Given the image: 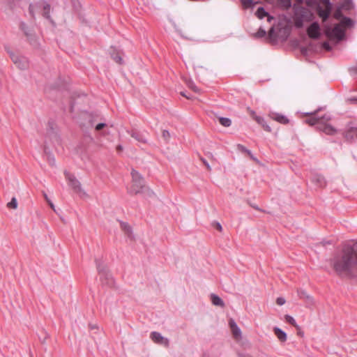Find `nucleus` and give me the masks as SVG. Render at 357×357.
<instances>
[{"label":"nucleus","instance_id":"28","mask_svg":"<svg viewBox=\"0 0 357 357\" xmlns=\"http://www.w3.org/2000/svg\"><path fill=\"white\" fill-rule=\"evenodd\" d=\"M241 1L245 8L253 7L255 3L253 0H241Z\"/></svg>","mask_w":357,"mask_h":357},{"label":"nucleus","instance_id":"21","mask_svg":"<svg viewBox=\"0 0 357 357\" xmlns=\"http://www.w3.org/2000/svg\"><path fill=\"white\" fill-rule=\"evenodd\" d=\"M121 228L129 238H132V229L130 225L126 222H121Z\"/></svg>","mask_w":357,"mask_h":357},{"label":"nucleus","instance_id":"55","mask_svg":"<svg viewBox=\"0 0 357 357\" xmlns=\"http://www.w3.org/2000/svg\"><path fill=\"white\" fill-rule=\"evenodd\" d=\"M181 94L183 96H185L187 98H189L184 93L181 92Z\"/></svg>","mask_w":357,"mask_h":357},{"label":"nucleus","instance_id":"30","mask_svg":"<svg viewBox=\"0 0 357 357\" xmlns=\"http://www.w3.org/2000/svg\"><path fill=\"white\" fill-rule=\"evenodd\" d=\"M285 320L287 321V322L291 324L292 326L297 327L296 322L295 319H294V317H292L291 316L285 315Z\"/></svg>","mask_w":357,"mask_h":357},{"label":"nucleus","instance_id":"19","mask_svg":"<svg viewBox=\"0 0 357 357\" xmlns=\"http://www.w3.org/2000/svg\"><path fill=\"white\" fill-rule=\"evenodd\" d=\"M130 135L132 137H133L134 139H135L137 142H139L140 143H143V144L147 143V139H146V137L142 133L132 131L130 133Z\"/></svg>","mask_w":357,"mask_h":357},{"label":"nucleus","instance_id":"18","mask_svg":"<svg viewBox=\"0 0 357 357\" xmlns=\"http://www.w3.org/2000/svg\"><path fill=\"white\" fill-rule=\"evenodd\" d=\"M273 331L275 335L280 342H284L287 340V334L284 331H283L278 327H275L273 328Z\"/></svg>","mask_w":357,"mask_h":357},{"label":"nucleus","instance_id":"3","mask_svg":"<svg viewBox=\"0 0 357 357\" xmlns=\"http://www.w3.org/2000/svg\"><path fill=\"white\" fill-rule=\"evenodd\" d=\"M96 266L102 284L109 287H112L114 283V278L111 273L107 270L105 266L101 264L98 261H96Z\"/></svg>","mask_w":357,"mask_h":357},{"label":"nucleus","instance_id":"31","mask_svg":"<svg viewBox=\"0 0 357 357\" xmlns=\"http://www.w3.org/2000/svg\"><path fill=\"white\" fill-rule=\"evenodd\" d=\"M266 34V31L262 28H259L258 31L256 33L255 36L257 38H262L264 37Z\"/></svg>","mask_w":357,"mask_h":357},{"label":"nucleus","instance_id":"52","mask_svg":"<svg viewBox=\"0 0 357 357\" xmlns=\"http://www.w3.org/2000/svg\"><path fill=\"white\" fill-rule=\"evenodd\" d=\"M50 162L52 165H53L54 164V158H50Z\"/></svg>","mask_w":357,"mask_h":357},{"label":"nucleus","instance_id":"2","mask_svg":"<svg viewBox=\"0 0 357 357\" xmlns=\"http://www.w3.org/2000/svg\"><path fill=\"white\" fill-rule=\"evenodd\" d=\"M132 183L129 190V193L132 195H137L141 193L142 190L144 188V181L142 176L135 169L131 172Z\"/></svg>","mask_w":357,"mask_h":357},{"label":"nucleus","instance_id":"4","mask_svg":"<svg viewBox=\"0 0 357 357\" xmlns=\"http://www.w3.org/2000/svg\"><path fill=\"white\" fill-rule=\"evenodd\" d=\"M322 109V107H319V109L314 110L312 112L305 113L306 116H310L311 117L307 120H305V123L309 124L310 126H316L318 129V124L321 123V121L326 120V121H329L331 119L330 114H324L321 116H317V112Z\"/></svg>","mask_w":357,"mask_h":357},{"label":"nucleus","instance_id":"47","mask_svg":"<svg viewBox=\"0 0 357 357\" xmlns=\"http://www.w3.org/2000/svg\"><path fill=\"white\" fill-rule=\"evenodd\" d=\"M266 17H268L267 20L268 22H271L273 20V17L271 16L268 13V15H266Z\"/></svg>","mask_w":357,"mask_h":357},{"label":"nucleus","instance_id":"48","mask_svg":"<svg viewBox=\"0 0 357 357\" xmlns=\"http://www.w3.org/2000/svg\"><path fill=\"white\" fill-rule=\"evenodd\" d=\"M351 70L354 71V73L357 74V66L352 67Z\"/></svg>","mask_w":357,"mask_h":357},{"label":"nucleus","instance_id":"10","mask_svg":"<svg viewBox=\"0 0 357 357\" xmlns=\"http://www.w3.org/2000/svg\"><path fill=\"white\" fill-rule=\"evenodd\" d=\"M151 339L156 344L163 345L165 347L169 346V340L168 338L163 337L160 333L153 331L151 333Z\"/></svg>","mask_w":357,"mask_h":357},{"label":"nucleus","instance_id":"35","mask_svg":"<svg viewBox=\"0 0 357 357\" xmlns=\"http://www.w3.org/2000/svg\"><path fill=\"white\" fill-rule=\"evenodd\" d=\"M280 3L286 8L291 6V0H279Z\"/></svg>","mask_w":357,"mask_h":357},{"label":"nucleus","instance_id":"5","mask_svg":"<svg viewBox=\"0 0 357 357\" xmlns=\"http://www.w3.org/2000/svg\"><path fill=\"white\" fill-rule=\"evenodd\" d=\"M331 9L332 4L329 0H320L317 8V13L324 22L328 18Z\"/></svg>","mask_w":357,"mask_h":357},{"label":"nucleus","instance_id":"54","mask_svg":"<svg viewBox=\"0 0 357 357\" xmlns=\"http://www.w3.org/2000/svg\"><path fill=\"white\" fill-rule=\"evenodd\" d=\"M238 146L243 150V151H246L248 152H249V151H248L244 146H241V145H238Z\"/></svg>","mask_w":357,"mask_h":357},{"label":"nucleus","instance_id":"15","mask_svg":"<svg viewBox=\"0 0 357 357\" xmlns=\"http://www.w3.org/2000/svg\"><path fill=\"white\" fill-rule=\"evenodd\" d=\"M269 116L273 120L282 124H287L289 122L288 118L282 114L271 112Z\"/></svg>","mask_w":357,"mask_h":357},{"label":"nucleus","instance_id":"7","mask_svg":"<svg viewBox=\"0 0 357 357\" xmlns=\"http://www.w3.org/2000/svg\"><path fill=\"white\" fill-rule=\"evenodd\" d=\"M20 28L24 31L25 36L27 37L30 44L34 48H38L39 47V43L33 31L29 28L24 22H21Z\"/></svg>","mask_w":357,"mask_h":357},{"label":"nucleus","instance_id":"6","mask_svg":"<svg viewBox=\"0 0 357 357\" xmlns=\"http://www.w3.org/2000/svg\"><path fill=\"white\" fill-rule=\"evenodd\" d=\"M326 34L329 38H336L342 40L344 37V30L340 24H336L333 29L328 27L326 30Z\"/></svg>","mask_w":357,"mask_h":357},{"label":"nucleus","instance_id":"20","mask_svg":"<svg viewBox=\"0 0 357 357\" xmlns=\"http://www.w3.org/2000/svg\"><path fill=\"white\" fill-rule=\"evenodd\" d=\"M254 119L255 121L260 124L263 128L267 132H271V127L266 123L264 119L259 116H255Z\"/></svg>","mask_w":357,"mask_h":357},{"label":"nucleus","instance_id":"50","mask_svg":"<svg viewBox=\"0 0 357 357\" xmlns=\"http://www.w3.org/2000/svg\"><path fill=\"white\" fill-rule=\"evenodd\" d=\"M321 244H322L324 246H325L327 244H331V242L330 241H321Z\"/></svg>","mask_w":357,"mask_h":357},{"label":"nucleus","instance_id":"33","mask_svg":"<svg viewBox=\"0 0 357 357\" xmlns=\"http://www.w3.org/2000/svg\"><path fill=\"white\" fill-rule=\"evenodd\" d=\"M187 84H188V87L192 89L194 91H195V92L199 91V89L195 86V84L193 83V82L189 81L187 83Z\"/></svg>","mask_w":357,"mask_h":357},{"label":"nucleus","instance_id":"36","mask_svg":"<svg viewBox=\"0 0 357 357\" xmlns=\"http://www.w3.org/2000/svg\"><path fill=\"white\" fill-rule=\"evenodd\" d=\"M286 301L284 299V298L283 297H278L276 300V303L278 305H282L285 303Z\"/></svg>","mask_w":357,"mask_h":357},{"label":"nucleus","instance_id":"37","mask_svg":"<svg viewBox=\"0 0 357 357\" xmlns=\"http://www.w3.org/2000/svg\"><path fill=\"white\" fill-rule=\"evenodd\" d=\"M44 197L45 199V200L47 202V203L49 204L50 206L55 211L54 209V205L53 204V203L51 202V200L48 198L47 195L44 193Z\"/></svg>","mask_w":357,"mask_h":357},{"label":"nucleus","instance_id":"11","mask_svg":"<svg viewBox=\"0 0 357 357\" xmlns=\"http://www.w3.org/2000/svg\"><path fill=\"white\" fill-rule=\"evenodd\" d=\"M229 326L231 328L232 335L236 340H239L242 338V333L241 328L238 326L236 321L233 319L229 321Z\"/></svg>","mask_w":357,"mask_h":357},{"label":"nucleus","instance_id":"12","mask_svg":"<svg viewBox=\"0 0 357 357\" xmlns=\"http://www.w3.org/2000/svg\"><path fill=\"white\" fill-rule=\"evenodd\" d=\"M328 121L324 120L321 123L318 124V130L324 132L327 135H334L336 132V130L330 124L326 123Z\"/></svg>","mask_w":357,"mask_h":357},{"label":"nucleus","instance_id":"1","mask_svg":"<svg viewBox=\"0 0 357 357\" xmlns=\"http://www.w3.org/2000/svg\"><path fill=\"white\" fill-rule=\"evenodd\" d=\"M331 264L339 275L354 276L357 274V242L345 245L341 252L331 259Z\"/></svg>","mask_w":357,"mask_h":357},{"label":"nucleus","instance_id":"29","mask_svg":"<svg viewBox=\"0 0 357 357\" xmlns=\"http://www.w3.org/2000/svg\"><path fill=\"white\" fill-rule=\"evenodd\" d=\"M7 206L10 208H17V202L15 197H13L10 202L7 204Z\"/></svg>","mask_w":357,"mask_h":357},{"label":"nucleus","instance_id":"34","mask_svg":"<svg viewBox=\"0 0 357 357\" xmlns=\"http://www.w3.org/2000/svg\"><path fill=\"white\" fill-rule=\"evenodd\" d=\"M112 58L114 61H116L117 63L122 64L123 63V59L121 56L116 54L115 56H112Z\"/></svg>","mask_w":357,"mask_h":357},{"label":"nucleus","instance_id":"51","mask_svg":"<svg viewBox=\"0 0 357 357\" xmlns=\"http://www.w3.org/2000/svg\"><path fill=\"white\" fill-rule=\"evenodd\" d=\"M217 229L219 230V231H221L222 230V226L220 223H217Z\"/></svg>","mask_w":357,"mask_h":357},{"label":"nucleus","instance_id":"8","mask_svg":"<svg viewBox=\"0 0 357 357\" xmlns=\"http://www.w3.org/2000/svg\"><path fill=\"white\" fill-rule=\"evenodd\" d=\"M10 56L13 62L18 68L24 70L28 68L29 63L26 57L15 54L14 53H10Z\"/></svg>","mask_w":357,"mask_h":357},{"label":"nucleus","instance_id":"43","mask_svg":"<svg viewBox=\"0 0 357 357\" xmlns=\"http://www.w3.org/2000/svg\"><path fill=\"white\" fill-rule=\"evenodd\" d=\"M348 101L351 103H357V98L356 97H354V98H349L348 99Z\"/></svg>","mask_w":357,"mask_h":357},{"label":"nucleus","instance_id":"32","mask_svg":"<svg viewBox=\"0 0 357 357\" xmlns=\"http://www.w3.org/2000/svg\"><path fill=\"white\" fill-rule=\"evenodd\" d=\"M162 138L164 139V140L166 142H167L170 138V133L169 132L168 130H162Z\"/></svg>","mask_w":357,"mask_h":357},{"label":"nucleus","instance_id":"23","mask_svg":"<svg viewBox=\"0 0 357 357\" xmlns=\"http://www.w3.org/2000/svg\"><path fill=\"white\" fill-rule=\"evenodd\" d=\"M256 15L259 19H263L264 17L268 15V13L264 10L263 7H259L256 11Z\"/></svg>","mask_w":357,"mask_h":357},{"label":"nucleus","instance_id":"45","mask_svg":"<svg viewBox=\"0 0 357 357\" xmlns=\"http://www.w3.org/2000/svg\"><path fill=\"white\" fill-rule=\"evenodd\" d=\"M116 151L118 152H121L123 151V146L121 145H118L116 146Z\"/></svg>","mask_w":357,"mask_h":357},{"label":"nucleus","instance_id":"38","mask_svg":"<svg viewBox=\"0 0 357 357\" xmlns=\"http://www.w3.org/2000/svg\"><path fill=\"white\" fill-rule=\"evenodd\" d=\"M89 329L91 331H100V330L99 329V328L98 327L97 325L96 324H90L89 326Z\"/></svg>","mask_w":357,"mask_h":357},{"label":"nucleus","instance_id":"39","mask_svg":"<svg viewBox=\"0 0 357 357\" xmlns=\"http://www.w3.org/2000/svg\"><path fill=\"white\" fill-rule=\"evenodd\" d=\"M299 296L301 298L305 297V298H306L307 299H311V297L310 296L307 295L306 293L304 291H301L299 292Z\"/></svg>","mask_w":357,"mask_h":357},{"label":"nucleus","instance_id":"49","mask_svg":"<svg viewBox=\"0 0 357 357\" xmlns=\"http://www.w3.org/2000/svg\"><path fill=\"white\" fill-rule=\"evenodd\" d=\"M93 331V333H92V335H91V336H92V337H93V339H96L95 335H96V334H97V333H98L100 331Z\"/></svg>","mask_w":357,"mask_h":357},{"label":"nucleus","instance_id":"17","mask_svg":"<svg viewBox=\"0 0 357 357\" xmlns=\"http://www.w3.org/2000/svg\"><path fill=\"white\" fill-rule=\"evenodd\" d=\"M211 301L212 304L215 306H219L221 307H225V303L222 301V299L215 294H211Z\"/></svg>","mask_w":357,"mask_h":357},{"label":"nucleus","instance_id":"42","mask_svg":"<svg viewBox=\"0 0 357 357\" xmlns=\"http://www.w3.org/2000/svg\"><path fill=\"white\" fill-rule=\"evenodd\" d=\"M202 161L203 162V163L206 165V168L208 169V170H211V166L209 165V164L208 163V162L204 159V158H201Z\"/></svg>","mask_w":357,"mask_h":357},{"label":"nucleus","instance_id":"24","mask_svg":"<svg viewBox=\"0 0 357 357\" xmlns=\"http://www.w3.org/2000/svg\"><path fill=\"white\" fill-rule=\"evenodd\" d=\"M219 122L220 123L225 126V127H229L231 126V121L230 119L229 118H226V117H220L219 119Z\"/></svg>","mask_w":357,"mask_h":357},{"label":"nucleus","instance_id":"41","mask_svg":"<svg viewBox=\"0 0 357 357\" xmlns=\"http://www.w3.org/2000/svg\"><path fill=\"white\" fill-rule=\"evenodd\" d=\"M105 126H106V124H105V123H98V124L96 126V130H101V129H102Z\"/></svg>","mask_w":357,"mask_h":357},{"label":"nucleus","instance_id":"40","mask_svg":"<svg viewBox=\"0 0 357 357\" xmlns=\"http://www.w3.org/2000/svg\"><path fill=\"white\" fill-rule=\"evenodd\" d=\"M322 47H323L325 50H328V51L331 50V46H330V45H329V43H328V42H324V43H323V44H322Z\"/></svg>","mask_w":357,"mask_h":357},{"label":"nucleus","instance_id":"56","mask_svg":"<svg viewBox=\"0 0 357 357\" xmlns=\"http://www.w3.org/2000/svg\"><path fill=\"white\" fill-rule=\"evenodd\" d=\"M254 208L257 210H259V207L257 206H252Z\"/></svg>","mask_w":357,"mask_h":357},{"label":"nucleus","instance_id":"57","mask_svg":"<svg viewBox=\"0 0 357 357\" xmlns=\"http://www.w3.org/2000/svg\"><path fill=\"white\" fill-rule=\"evenodd\" d=\"M273 31H274V29H273V28L272 27V28L271 29L270 31H269V33H270V34H271V33H272L273 32Z\"/></svg>","mask_w":357,"mask_h":357},{"label":"nucleus","instance_id":"27","mask_svg":"<svg viewBox=\"0 0 357 357\" xmlns=\"http://www.w3.org/2000/svg\"><path fill=\"white\" fill-rule=\"evenodd\" d=\"M50 5L48 3H45L43 5V16L47 19L50 17Z\"/></svg>","mask_w":357,"mask_h":357},{"label":"nucleus","instance_id":"16","mask_svg":"<svg viewBox=\"0 0 357 357\" xmlns=\"http://www.w3.org/2000/svg\"><path fill=\"white\" fill-rule=\"evenodd\" d=\"M347 140L352 141L357 139V128H350L344 133Z\"/></svg>","mask_w":357,"mask_h":357},{"label":"nucleus","instance_id":"9","mask_svg":"<svg viewBox=\"0 0 357 357\" xmlns=\"http://www.w3.org/2000/svg\"><path fill=\"white\" fill-rule=\"evenodd\" d=\"M65 176L70 185L76 192H82V189L80 182L70 173L65 172Z\"/></svg>","mask_w":357,"mask_h":357},{"label":"nucleus","instance_id":"44","mask_svg":"<svg viewBox=\"0 0 357 357\" xmlns=\"http://www.w3.org/2000/svg\"><path fill=\"white\" fill-rule=\"evenodd\" d=\"M334 17H335L336 19H339V18L341 17V12H340V11H337V12H336V13L334 14Z\"/></svg>","mask_w":357,"mask_h":357},{"label":"nucleus","instance_id":"25","mask_svg":"<svg viewBox=\"0 0 357 357\" xmlns=\"http://www.w3.org/2000/svg\"><path fill=\"white\" fill-rule=\"evenodd\" d=\"M352 23L353 22L350 18L347 17H344L341 21L340 25L349 27L352 25Z\"/></svg>","mask_w":357,"mask_h":357},{"label":"nucleus","instance_id":"53","mask_svg":"<svg viewBox=\"0 0 357 357\" xmlns=\"http://www.w3.org/2000/svg\"><path fill=\"white\" fill-rule=\"evenodd\" d=\"M238 146L243 150V151H246L248 152H249V151H248L244 146H241V145H238Z\"/></svg>","mask_w":357,"mask_h":357},{"label":"nucleus","instance_id":"22","mask_svg":"<svg viewBox=\"0 0 357 357\" xmlns=\"http://www.w3.org/2000/svg\"><path fill=\"white\" fill-rule=\"evenodd\" d=\"M40 7H41L40 3H35V4L31 3L29 5V14L31 15L32 18H35V11Z\"/></svg>","mask_w":357,"mask_h":357},{"label":"nucleus","instance_id":"46","mask_svg":"<svg viewBox=\"0 0 357 357\" xmlns=\"http://www.w3.org/2000/svg\"><path fill=\"white\" fill-rule=\"evenodd\" d=\"M239 357H252V356L248 354H239Z\"/></svg>","mask_w":357,"mask_h":357},{"label":"nucleus","instance_id":"13","mask_svg":"<svg viewBox=\"0 0 357 357\" xmlns=\"http://www.w3.org/2000/svg\"><path fill=\"white\" fill-rule=\"evenodd\" d=\"M319 25L317 22H313L308 28H307V34L310 38L317 39L319 36Z\"/></svg>","mask_w":357,"mask_h":357},{"label":"nucleus","instance_id":"26","mask_svg":"<svg viewBox=\"0 0 357 357\" xmlns=\"http://www.w3.org/2000/svg\"><path fill=\"white\" fill-rule=\"evenodd\" d=\"M141 193H143L145 197H151L155 195L153 190H151L149 188H146L145 186L144 188L142 190V192H141Z\"/></svg>","mask_w":357,"mask_h":357},{"label":"nucleus","instance_id":"14","mask_svg":"<svg viewBox=\"0 0 357 357\" xmlns=\"http://www.w3.org/2000/svg\"><path fill=\"white\" fill-rule=\"evenodd\" d=\"M311 181L313 183L320 188L325 187L326 185L325 178L319 174H314L312 176Z\"/></svg>","mask_w":357,"mask_h":357}]
</instances>
